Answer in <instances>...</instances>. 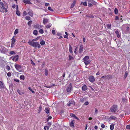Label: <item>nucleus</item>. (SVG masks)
<instances>
[{"label": "nucleus", "mask_w": 130, "mask_h": 130, "mask_svg": "<svg viewBox=\"0 0 130 130\" xmlns=\"http://www.w3.org/2000/svg\"><path fill=\"white\" fill-rule=\"evenodd\" d=\"M28 43L30 45L36 48L39 49L41 45L39 43L37 42H33L32 41H28Z\"/></svg>", "instance_id": "nucleus-1"}, {"label": "nucleus", "mask_w": 130, "mask_h": 130, "mask_svg": "<svg viewBox=\"0 0 130 130\" xmlns=\"http://www.w3.org/2000/svg\"><path fill=\"white\" fill-rule=\"evenodd\" d=\"M89 57L88 56H86L83 58V60L85 65L89 64L90 62V60H89Z\"/></svg>", "instance_id": "nucleus-2"}, {"label": "nucleus", "mask_w": 130, "mask_h": 130, "mask_svg": "<svg viewBox=\"0 0 130 130\" xmlns=\"http://www.w3.org/2000/svg\"><path fill=\"white\" fill-rule=\"evenodd\" d=\"M0 4L1 6V8L2 9H4L5 12H8V10L7 9L8 8V7L7 4L6 3L4 4L2 2H0Z\"/></svg>", "instance_id": "nucleus-3"}, {"label": "nucleus", "mask_w": 130, "mask_h": 130, "mask_svg": "<svg viewBox=\"0 0 130 130\" xmlns=\"http://www.w3.org/2000/svg\"><path fill=\"white\" fill-rule=\"evenodd\" d=\"M118 106L116 105H114L110 108L109 111L112 112H115L117 109Z\"/></svg>", "instance_id": "nucleus-4"}, {"label": "nucleus", "mask_w": 130, "mask_h": 130, "mask_svg": "<svg viewBox=\"0 0 130 130\" xmlns=\"http://www.w3.org/2000/svg\"><path fill=\"white\" fill-rule=\"evenodd\" d=\"M112 78V76L110 75L103 76L101 77V78H103V79L104 80L107 79L108 80L111 79Z\"/></svg>", "instance_id": "nucleus-5"}, {"label": "nucleus", "mask_w": 130, "mask_h": 130, "mask_svg": "<svg viewBox=\"0 0 130 130\" xmlns=\"http://www.w3.org/2000/svg\"><path fill=\"white\" fill-rule=\"evenodd\" d=\"M14 67L16 69L18 70L19 72H21L22 70H20V69L21 68L22 66L21 65L17 64H15Z\"/></svg>", "instance_id": "nucleus-6"}, {"label": "nucleus", "mask_w": 130, "mask_h": 130, "mask_svg": "<svg viewBox=\"0 0 130 130\" xmlns=\"http://www.w3.org/2000/svg\"><path fill=\"white\" fill-rule=\"evenodd\" d=\"M88 79L91 83L93 82L95 80L94 77L92 75H89L88 76Z\"/></svg>", "instance_id": "nucleus-7"}, {"label": "nucleus", "mask_w": 130, "mask_h": 130, "mask_svg": "<svg viewBox=\"0 0 130 130\" xmlns=\"http://www.w3.org/2000/svg\"><path fill=\"white\" fill-rule=\"evenodd\" d=\"M72 87V85L71 83L68 86L67 88V92H70Z\"/></svg>", "instance_id": "nucleus-8"}, {"label": "nucleus", "mask_w": 130, "mask_h": 130, "mask_svg": "<svg viewBox=\"0 0 130 130\" xmlns=\"http://www.w3.org/2000/svg\"><path fill=\"white\" fill-rule=\"evenodd\" d=\"M15 41H16L15 40V39L14 37H13L11 39V48H12L14 46Z\"/></svg>", "instance_id": "nucleus-9"}, {"label": "nucleus", "mask_w": 130, "mask_h": 130, "mask_svg": "<svg viewBox=\"0 0 130 130\" xmlns=\"http://www.w3.org/2000/svg\"><path fill=\"white\" fill-rule=\"evenodd\" d=\"M82 91H84L87 89V87L85 84H84L82 88Z\"/></svg>", "instance_id": "nucleus-10"}, {"label": "nucleus", "mask_w": 130, "mask_h": 130, "mask_svg": "<svg viewBox=\"0 0 130 130\" xmlns=\"http://www.w3.org/2000/svg\"><path fill=\"white\" fill-rule=\"evenodd\" d=\"M31 0H23V2L28 4H31V3L30 2Z\"/></svg>", "instance_id": "nucleus-11"}, {"label": "nucleus", "mask_w": 130, "mask_h": 130, "mask_svg": "<svg viewBox=\"0 0 130 130\" xmlns=\"http://www.w3.org/2000/svg\"><path fill=\"white\" fill-rule=\"evenodd\" d=\"M83 45H82L80 46L79 47V52L80 54H81L82 52L83 51Z\"/></svg>", "instance_id": "nucleus-12"}, {"label": "nucleus", "mask_w": 130, "mask_h": 130, "mask_svg": "<svg viewBox=\"0 0 130 130\" xmlns=\"http://www.w3.org/2000/svg\"><path fill=\"white\" fill-rule=\"evenodd\" d=\"M19 58V56L18 55H16L14 56L12 58V60L13 61H16L18 60Z\"/></svg>", "instance_id": "nucleus-13"}, {"label": "nucleus", "mask_w": 130, "mask_h": 130, "mask_svg": "<svg viewBox=\"0 0 130 130\" xmlns=\"http://www.w3.org/2000/svg\"><path fill=\"white\" fill-rule=\"evenodd\" d=\"M88 3H90L93 5H95L96 3L93 0H88Z\"/></svg>", "instance_id": "nucleus-14"}, {"label": "nucleus", "mask_w": 130, "mask_h": 130, "mask_svg": "<svg viewBox=\"0 0 130 130\" xmlns=\"http://www.w3.org/2000/svg\"><path fill=\"white\" fill-rule=\"evenodd\" d=\"M70 126L72 128L74 127L75 126L74 125V120H72L71 121L70 123Z\"/></svg>", "instance_id": "nucleus-15"}, {"label": "nucleus", "mask_w": 130, "mask_h": 130, "mask_svg": "<svg viewBox=\"0 0 130 130\" xmlns=\"http://www.w3.org/2000/svg\"><path fill=\"white\" fill-rule=\"evenodd\" d=\"M76 0H73V2L71 4V8H73L75 6V5L76 3Z\"/></svg>", "instance_id": "nucleus-16"}, {"label": "nucleus", "mask_w": 130, "mask_h": 130, "mask_svg": "<svg viewBox=\"0 0 130 130\" xmlns=\"http://www.w3.org/2000/svg\"><path fill=\"white\" fill-rule=\"evenodd\" d=\"M7 49L5 48V47H3L2 48V52L4 53H5L6 52H7Z\"/></svg>", "instance_id": "nucleus-17"}, {"label": "nucleus", "mask_w": 130, "mask_h": 130, "mask_svg": "<svg viewBox=\"0 0 130 130\" xmlns=\"http://www.w3.org/2000/svg\"><path fill=\"white\" fill-rule=\"evenodd\" d=\"M75 102L73 101H69V103L68 104V106H71L72 104L74 105Z\"/></svg>", "instance_id": "nucleus-18"}, {"label": "nucleus", "mask_w": 130, "mask_h": 130, "mask_svg": "<svg viewBox=\"0 0 130 130\" xmlns=\"http://www.w3.org/2000/svg\"><path fill=\"white\" fill-rule=\"evenodd\" d=\"M115 33L116 34L117 37L119 38L121 36V35L119 34V33L118 30H116L115 31Z\"/></svg>", "instance_id": "nucleus-19"}, {"label": "nucleus", "mask_w": 130, "mask_h": 130, "mask_svg": "<svg viewBox=\"0 0 130 130\" xmlns=\"http://www.w3.org/2000/svg\"><path fill=\"white\" fill-rule=\"evenodd\" d=\"M17 91L18 93L21 95H22V94H24V92H23L22 91L20 90L19 89H18L17 90Z\"/></svg>", "instance_id": "nucleus-20"}, {"label": "nucleus", "mask_w": 130, "mask_h": 130, "mask_svg": "<svg viewBox=\"0 0 130 130\" xmlns=\"http://www.w3.org/2000/svg\"><path fill=\"white\" fill-rule=\"evenodd\" d=\"M48 22V20L46 18H45L43 19V23L45 24L46 23Z\"/></svg>", "instance_id": "nucleus-21"}, {"label": "nucleus", "mask_w": 130, "mask_h": 130, "mask_svg": "<svg viewBox=\"0 0 130 130\" xmlns=\"http://www.w3.org/2000/svg\"><path fill=\"white\" fill-rule=\"evenodd\" d=\"M45 109L46 113L47 114L49 113L50 111V108H49L46 107L45 108Z\"/></svg>", "instance_id": "nucleus-22"}, {"label": "nucleus", "mask_w": 130, "mask_h": 130, "mask_svg": "<svg viewBox=\"0 0 130 130\" xmlns=\"http://www.w3.org/2000/svg\"><path fill=\"white\" fill-rule=\"evenodd\" d=\"M4 84L1 81H0V88L1 89H3L4 87Z\"/></svg>", "instance_id": "nucleus-23"}, {"label": "nucleus", "mask_w": 130, "mask_h": 130, "mask_svg": "<svg viewBox=\"0 0 130 130\" xmlns=\"http://www.w3.org/2000/svg\"><path fill=\"white\" fill-rule=\"evenodd\" d=\"M28 14L31 17H32L33 16V13L32 10L28 12Z\"/></svg>", "instance_id": "nucleus-24"}, {"label": "nucleus", "mask_w": 130, "mask_h": 130, "mask_svg": "<svg viewBox=\"0 0 130 130\" xmlns=\"http://www.w3.org/2000/svg\"><path fill=\"white\" fill-rule=\"evenodd\" d=\"M69 51L70 53H72L73 52V51L72 50V47L71 46L70 44H69Z\"/></svg>", "instance_id": "nucleus-25"}, {"label": "nucleus", "mask_w": 130, "mask_h": 130, "mask_svg": "<svg viewBox=\"0 0 130 130\" xmlns=\"http://www.w3.org/2000/svg\"><path fill=\"white\" fill-rule=\"evenodd\" d=\"M107 28L108 29H111V25L110 24H107L106 25Z\"/></svg>", "instance_id": "nucleus-26"}, {"label": "nucleus", "mask_w": 130, "mask_h": 130, "mask_svg": "<svg viewBox=\"0 0 130 130\" xmlns=\"http://www.w3.org/2000/svg\"><path fill=\"white\" fill-rule=\"evenodd\" d=\"M42 108V107L41 105H40V106L39 107V108L38 110V113H39L41 112Z\"/></svg>", "instance_id": "nucleus-27"}, {"label": "nucleus", "mask_w": 130, "mask_h": 130, "mask_svg": "<svg viewBox=\"0 0 130 130\" xmlns=\"http://www.w3.org/2000/svg\"><path fill=\"white\" fill-rule=\"evenodd\" d=\"M57 35L60 36L58 38L59 39H61L63 38L62 37V35L60 33H58L57 34Z\"/></svg>", "instance_id": "nucleus-28"}, {"label": "nucleus", "mask_w": 130, "mask_h": 130, "mask_svg": "<svg viewBox=\"0 0 130 130\" xmlns=\"http://www.w3.org/2000/svg\"><path fill=\"white\" fill-rule=\"evenodd\" d=\"M110 118L112 120H115L117 119L116 117L114 116H111L110 117Z\"/></svg>", "instance_id": "nucleus-29"}, {"label": "nucleus", "mask_w": 130, "mask_h": 130, "mask_svg": "<svg viewBox=\"0 0 130 130\" xmlns=\"http://www.w3.org/2000/svg\"><path fill=\"white\" fill-rule=\"evenodd\" d=\"M35 28L36 29H39L41 28V26H40L38 25H36L35 26Z\"/></svg>", "instance_id": "nucleus-30"}, {"label": "nucleus", "mask_w": 130, "mask_h": 130, "mask_svg": "<svg viewBox=\"0 0 130 130\" xmlns=\"http://www.w3.org/2000/svg\"><path fill=\"white\" fill-rule=\"evenodd\" d=\"M110 129L111 130H113L114 128V125L111 124L110 126Z\"/></svg>", "instance_id": "nucleus-31"}, {"label": "nucleus", "mask_w": 130, "mask_h": 130, "mask_svg": "<svg viewBox=\"0 0 130 130\" xmlns=\"http://www.w3.org/2000/svg\"><path fill=\"white\" fill-rule=\"evenodd\" d=\"M38 34V31L36 30H35L34 31L33 34L35 35H37Z\"/></svg>", "instance_id": "nucleus-32"}, {"label": "nucleus", "mask_w": 130, "mask_h": 130, "mask_svg": "<svg viewBox=\"0 0 130 130\" xmlns=\"http://www.w3.org/2000/svg\"><path fill=\"white\" fill-rule=\"evenodd\" d=\"M74 58L71 56L69 55V60H73Z\"/></svg>", "instance_id": "nucleus-33"}, {"label": "nucleus", "mask_w": 130, "mask_h": 130, "mask_svg": "<svg viewBox=\"0 0 130 130\" xmlns=\"http://www.w3.org/2000/svg\"><path fill=\"white\" fill-rule=\"evenodd\" d=\"M48 70L47 69H45V75L47 76L48 74Z\"/></svg>", "instance_id": "nucleus-34"}, {"label": "nucleus", "mask_w": 130, "mask_h": 130, "mask_svg": "<svg viewBox=\"0 0 130 130\" xmlns=\"http://www.w3.org/2000/svg\"><path fill=\"white\" fill-rule=\"evenodd\" d=\"M20 78L22 80H24L25 79V76L23 75H21L20 76Z\"/></svg>", "instance_id": "nucleus-35"}, {"label": "nucleus", "mask_w": 130, "mask_h": 130, "mask_svg": "<svg viewBox=\"0 0 130 130\" xmlns=\"http://www.w3.org/2000/svg\"><path fill=\"white\" fill-rule=\"evenodd\" d=\"M9 54L10 55H12L13 54H15V53L13 51H11L10 52Z\"/></svg>", "instance_id": "nucleus-36"}, {"label": "nucleus", "mask_w": 130, "mask_h": 130, "mask_svg": "<svg viewBox=\"0 0 130 130\" xmlns=\"http://www.w3.org/2000/svg\"><path fill=\"white\" fill-rule=\"evenodd\" d=\"M40 43L41 45H43L45 44V42L44 41H41Z\"/></svg>", "instance_id": "nucleus-37"}, {"label": "nucleus", "mask_w": 130, "mask_h": 130, "mask_svg": "<svg viewBox=\"0 0 130 130\" xmlns=\"http://www.w3.org/2000/svg\"><path fill=\"white\" fill-rule=\"evenodd\" d=\"M114 12L115 14H117L118 13V9L116 8H115L114 9Z\"/></svg>", "instance_id": "nucleus-38"}, {"label": "nucleus", "mask_w": 130, "mask_h": 130, "mask_svg": "<svg viewBox=\"0 0 130 130\" xmlns=\"http://www.w3.org/2000/svg\"><path fill=\"white\" fill-rule=\"evenodd\" d=\"M16 14L18 16H20V12L19 10L16 11Z\"/></svg>", "instance_id": "nucleus-39"}, {"label": "nucleus", "mask_w": 130, "mask_h": 130, "mask_svg": "<svg viewBox=\"0 0 130 130\" xmlns=\"http://www.w3.org/2000/svg\"><path fill=\"white\" fill-rule=\"evenodd\" d=\"M32 21H30L28 22L27 24L29 26H30L31 24L32 23Z\"/></svg>", "instance_id": "nucleus-40"}, {"label": "nucleus", "mask_w": 130, "mask_h": 130, "mask_svg": "<svg viewBox=\"0 0 130 130\" xmlns=\"http://www.w3.org/2000/svg\"><path fill=\"white\" fill-rule=\"evenodd\" d=\"M6 69L7 70H9L10 69V68L9 66L7 65L6 67Z\"/></svg>", "instance_id": "nucleus-41"}, {"label": "nucleus", "mask_w": 130, "mask_h": 130, "mask_svg": "<svg viewBox=\"0 0 130 130\" xmlns=\"http://www.w3.org/2000/svg\"><path fill=\"white\" fill-rule=\"evenodd\" d=\"M25 19L26 20H29L30 19V18L29 16H27L26 17Z\"/></svg>", "instance_id": "nucleus-42"}, {"label": "nucleus", "mask_w": 130, "mask_h": 130, "mask_svg": "<svg viewBox=\"0 0 130 130\" xmlns=\"http://www.w3.org/2000/svg\"><path fill=\"white\" fill-rule=\"evenodd\" d=\"M39 31V33L41 34H42L44 32L43 31L42 29H40Z\"/></svg>", "instance_id": "nucleus-43"}, {"label": "nucleus", "mask_w": 130, "mask_h": 130, "mask_svg": "<svg viewBox=\"0 0 130 130\" xmlns=\"http://www.w3.org/2000/svg\"><path fill=\"white\" fill-rule=\"evenodd\" d=\"M18 33V29H16L14 32V34L15 35H16Z\"/></svg>", "instance_id": "nucleus-44"}, {"label": "nucleus", "mask_w": 130, "mask_h": 130, "mask_svg": "<svg viewBox=\"0 0 130 130\" xmlns=\"http://www.w3.org/2000/svg\"><path fill=\"white\" fill-rule=\"evenodd\" d=\"M44 128L45 130H46V129H47L48 130L49 129V127L47 126H44Z\"/></svg>", "instance_id": "nucleus-45"}, {"label": "nucleus", "mask_w": 130, "mask_h": 130, "mask_svg": "<svg viewBox=\"0 0 130 130\" xmlns=\"http://www.w3.org/2000/svg\"><path fill=\"white\" fill-rule=\"evenodd\" d=\"M52 118V117L51 116H49L46 119V121H48L49 120H51Z\"/></svg>", "instance_id": "nucleus-46"}, {"label": "nucleus", "mask_w": 130, "mask_h": 130, "mask_svg": "<svg viewBox=\"0 0 130 130\" xmlns=\"http://www.w3.org/2000/svg\"><path fill=\"white\" fill-rule=\"evenodd\" d=\"M7 75L8 77H10L11 76V73L10 72H9L7 73Z\"/></svg>", "instance_id": "nucleus-47"}, {"label": "nucleus", "mask_w": 130, "mask_h": 130, "mask_svg": "<svg viewBox=\"0 0 130 130\" xmlns=\"http://www.w3.org/2000/svg\"><path fill=\"white\" fill-rule=\"evenodd\" d=\"M28 89L30 90L32 92V93H35L34 91V90H32L30 87H29Z\"/></svg>", "instance_id": "nucleus-48"}, {"label": "nucleus", "mask_w": 130, "mask_h": 130, "mask_svg": "<svg viewBox=\"0 0 130 130\" xmlns=\"http://www.w3.org/2000/svg\"><path fill=\"white\" fill-rule=\"evenodd\" d=\"M83 5L85 6H87V3L86 2H84L83 3Z\"/></svg>", "instance_id": "nucleus-49"}, {"label": "nucleus", "mask_w": 130, "mask_h": 130, "mask_svg": "<svg viewBox=\"0 0 130 130\" xmlns=\"http://www.w3.org/2000/svg\"><path fill=\"white\" fill-rule=\"evenodd\" d=\"M126 128L127 129H130V124L126 125Z\"/></svg>", "instance_id": "nucleus-50"}, {"label": "nucleus", "mask_w": 130, "mask_h": 130, "mask_svg": "<svg viewBox=\"0 0 130 130\" xmlns=\"http://www.w3.org/2000/svg\"><path fill=\"white\" fill-rule=\"evenodd\" d=\"M51 26V25L50 24L46 26V28H50Z\"/></svg>", "instance_id": "nucleus-51"}, {"label": "nucleus", "mask_w": 130, "mask_h": 130, "mask_svg": "<svg viewBox=\"0 0 130 130\" xmlns=\"http://www.w3.org/2000/svg\"><path fill=\"white\" fill-rule=\"evenodd\" d=\"M14 81L17 82H19L20 81L18 79H14Z\"/></svg>", "instance_id": "nucleus-52"}, {"label": "nucleus", "mask_w": 130, "mask_h": 130, "mask_svg": "<svg viewBox=\"0 0 130 130\" xmlns=\"http://www.w3.org/2000/svg\"><path fill=\"white\" fill-rule=\"evenodd\" d=\"M48 9L49 10H50L51 11H53V10L50 7H48Z\"/></svg>", "instance_id": "nucleus-53"}, {"label": "nucleus", "mask_w": 130, "mask_h": 130, "mask_svg": "<svg viewBox=\"0 0 130 130\" xmlns=\"http://www.w3.org/2000/svg\"><path fill=\"white\" fill-rule=\"evenodd\" d=\"M88 6L89 7H91L92 6H93V5L92 4L89 3H88Z\"/></svg>", "instance_id": "nucleus-54"}, {"label": "nucleus", "mask_w": 130, "mask_h": 130, "mask_svg": "<svg viewBox=\"0 0 130 130\" xmlns=\"http://www.w3.org/2000/svg\"><path fill=\"white\" fill-rule=\"evenodd\" d=\"M85 100V98H83L81 100H80V101L81 102H83Z\"/></svg>", "instance_id": "nucleus-55"}, {"label": "nucleus", "mask_w": 130, "mask_h": 130, "mask_svg": "<svg viewBox=\"0 0 130 130\" xmlns=\"http://www.w3.org/2000/svg\"><path fill=\"white\" fill-rule=\"evenodd\" d=\"M89 104V103L88 101L84 103V105H87Z\"/></svg>", "instance_id": "nucleus-56"}, {"label": "nucleus", "mask_w": 130, "mask_h": 130, "mask_svg": "<svg viewBox=\"0 0 130 130\" xmlns=\"http://www.w3.org/2000/svg\"><path fill=\"white\" fill-rule=\"evenodd\" d=\"M101 127L102 128H104L105 127V125L103 124H102L101 125Z\"/></svg>", "instance_id": "nucleus-57"}, {"label": "nucleus", "mask_w": 130, "mask_h": 130, "mask_svg": "<svg viewBox=\"0 0 130 130\" xmlns=\"http://www.w3.org/2000/svg\"><path fill=\"white\" fill-rule=\"evenodd\" d=\"M38 40V39L37 38H35V39H32V41H37Z\"/></svg>", "instance_id": "nucleus-58"}, {"label": "nucleus", "mask_w": 130, "mask_h": 130, "mask_svg": "<svg viewBox=\"0 0 130 130\" xmlns=\"http://www.w3.org/2000/svg\"><path fill=\"white\" fill-rule=\"evenodd\" d=\"M52 33L53 35H55V31L54 30H53L52 31Z\"/></svg>", "instance_id": "nucleus-59"}, {"label": "nucleus", "mask_w": 130, "mask_h": 130, "mask_svg": "<svg viewBox=\"0 0 130 130\" xmlns=\"http://www.w3.org/2000/svg\"><path fill=\"white\" fill-rule=\"evenodd\" d=\"M31 64L33 65L34 66H35V63H34L33 61H32V60H31Z\"/></svg>", "instance_id": "nucleus-60"}, {"label": "nucleus", "mask_w": 130, "mask_h": 130, "mask_svg": "<svg viewBox=\"0 0 130 130\" xmlns=\"http://www.w3.org/2000/svg\"><path fill=\"white\" fill-rule=\"evenodd\" d=\"M74 118L75 119H77L78 120H79V119L77 117L75 116L73 118Z\"/></svg>", "instance_id": "nucleus-61"}, {"label": "nucleus", "mask_w": 130, "mask_h": 130, "mask_svg": "<svg viewBox=\"0 0 130 130\" xmlns=\"http://www.w3.org/2000/svg\"><path fill=\"white\" fill-rule=\"evenodd\" d=\"M64 38H66L67 39L68 38V37L67 35H64Z\"/></svg>", "instance_id": "nucleus-62"}, {"label": "nucleus", "mask_w": 130, "mask_h": 130, "mask_svg": "<svg viewBox=\"0 0 130 130\" xmlns=\"http://www.w3.org/2000/svg\"><path fill=\"white\" fill-rule=\"evenodd\" d=\"M129 27L128 26L126 28V30L127 31H128L129 30Z\"/></svg>", "instance_id": "nucleus-63"}, {"label": "nucleus", "mask_w": 130, "mask_h": 130, "mask_svg": "<svg viewBox=\"0 0 130 130\" xmlns=\"http://www.w3.org/2000/svg\"><path fill=\"white\" fill-rule=\"evenodd\" d=\"M119 19V18L118 16H116V17L115 20H118Z\"/></svg>", "instance_id": "nucleus-64"}]
</instances>
